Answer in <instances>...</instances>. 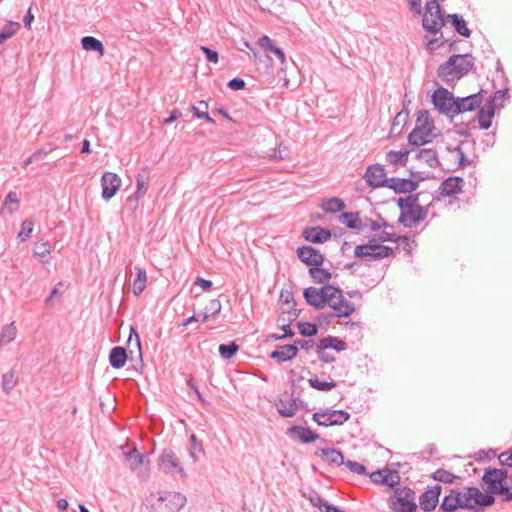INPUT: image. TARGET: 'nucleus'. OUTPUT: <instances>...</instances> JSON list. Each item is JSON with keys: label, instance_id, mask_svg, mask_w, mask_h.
I'll return each instance as SVG.
<instances>
[{"label": "nucleus", "instance_id": "10", "mask_svg": "<svg viewBox=\"0 0 512 512\" xmlns=\"http://www.w3.org/2000/svg\"><path fill=\"white\" fill-rule=\"evenodd\" d=\"M423 26L430 33L436 35L444 26V18L439 4L433 0L427 3L423 16Z\"/></svg>", "mask_w": 512, "mask_h": 512}, {"label": "nucleus", "instance_id": "1", "mask_svg": "<svg viewBox=\"0 0 512 512\" xmlns=\"http://www.w3.org/2000/svg\"><path fill=\"white\" fill-rule=\"evenodd\" d=\"M390 240H395L394 234L382 231L369 238L367 243L357 245L354 249V255L357 258L374 261L388 258L393 255V249L383 245V243Z\"/></svg>", "mask_w": 512, "mask_h": 512}, {"label": "nucleus", "instance_id": "29", "mask_svg": "<svg viewBox=\"0 0 512 512\" xmlns=\"http://www.w3.org/2000/svg\"><path fill=\"white\" fill-rule=\"evenodd\" d=\"M410 151L407 149L391 150L386 154V161L392 166H406Z\"/></svg>", "mask_w": 512, "mask_h": 512}, {"label": "nucleus", "instance_id": "6", "mask_svg": "<svg viewBox=\"0 0 512 512\" xmlns=\"http://www.w3.org/2000/svg\"><path fill=\"white\" fill-rule=\"evenodd\" d=\"M152 512H178L186 503V497L179 492H162L158 497L150 496Z\"/></svg>", "mask_w": 512, "mask_h": 512}, {"label": "nucleus", "instance_id": "27", "mask_svg": "<svg viewBox=\"0 0 512 512\" xmlns=\"http://www.w3.org/2000/svg\"><path fill=\"white\" fill-rule=\"evenodd\" d=\"M276 407L279 414L283 417H293L297 408L296 398L290 396L287 399L279 398L276 401Z\"/></svg>", "mask_w": 512, "mask_h": 512}, {"label": "nucleus", "instance_id": "41", "mask_svg": "<svg viewBox=\"0 0 512 512\" xmlns=\"http://www.w3.org/2000/svg\"><path fill=\"white\" fill-rule=\"evenodd\" d=\"M221 310V303L218 299L209 300L204 307V312L202 313L203 319L207 320L210 317H215Z\"/></svg>", "mask_w": 512, "mask_h": 512}, {"label": "nucleus", "instance_id": "42", "mask_svg": "<svg viewBox=\"0 0 512 512\" xmlns=\"http://www.w3.org/2000/svg\"><path fill=\"white\" fill-rule=\"evenodd\" d=\"M323 210L331 213L340 212L345 208V203L338 198L324 200L321 204Z\"/></svg>", "mask_w": 512, "mask_h": 512}, {"label": "nucleus", "instance_id": "58", "mask_svg": "<svg viewBox=\"0 0 512 512\" xmlns=\"http://www.w3.org/2000/svg\"><path fill=\"white\" fill-rule=\"evenodd\" d=\"M282 330L284 331V333L282 335H279V334H276V333L268 334L267 338H266V341L280 340V339H284L286 337H290V336L293 335V332H292L289 324L288 325H283L282 326Z\"/></svg>", "mask_w": 512, "mask_h": 512}, {"label": "nucleus", "instance_id": "38", "mask_svg": "<svg viewBox=\"0 0 512 512\" xmlns=\"http://www.w3.org/2000/svg\"><path fill=\"white\" fill-rule=\"evenodd\" d=\"M340 221L346 227L351 229H358L361 226V219L359 212L343 213L340 216Z\"/></svg>", "mask_w": 512, "mask_h": 512}, {"label": "nucleus", "instance_id": "28", "mask_svg": "<svg viewBox=\"0 0 512 512\" xmlns=\"http://www.w3.org/2000/svg\"><path fill=\"white\" fill-rule=\"evenodd\" d=\"M150 183V174L147 169H142L136 176L135 198L140 200L147 192Z\"/></svg>", "mask_w": 512, "mask_h": 512}, {"label": "nucleus", "instance_id": "52", "mask_svg": "<svg viewBox=\"0 0 512 512\" xmlns=\"http://www.w3.org/2000/svg\"><path fill=\"white\" fill-rule=\"evenodd\" d=\"M33 228H34V223L32 221H30V220L23 221L21 224V229L18 232L17 238L21 242L26 241L27 239H29L31 237Z\"/></svg>", "mask_w": 512, "mask_h": 512}, {"label": "nucleus", "instance_id": "60", "mask_svg": "<svg viewBox=\"0 0 512 512\" xmlns=\"http://www.w3.org/2000/svg\"><path fill=\"white\" fill-rule=\"evenodd\" d=\"M310 501L313 506L317 507L321 512H325V506L329 505V503L319 495L311 497Z\"/></svg>", "mask_w": 512, "mask_h": 512}, {"label": "nucleus", "instance_id": "11", "mask_svg": "<svg viewBox=\"0 0 512 512\" xmlns=\"http://www.w3.org/2000/svg\"><path fill=\"white\" fill-rule=\"evenodd\" d=\"M432 101L435 107L441 112L446 115H456L457 114V105H456V99L445 88H438L432 96Z\"/></svg>", "mask_w": 512, "mask_h": 512}, {"label": "nucleus", "instance_id": "56", "mask_svg": "<svg viewBox=\"0 0 512 512\" xmlns=\"http://www.w3.org/2000/svg\"><path fill=\"white\" fill-rule=\"evenodd\" d=\"M298 328L303 336H313L317 333V326L313 322H298Z\"/></svg>", "mask_w": 512, "mask_h": 512}, {"label": "nucleus", "instance_id": "2", "mask_svg": "<svg viewBox=\"0 0 512 512\" xmlns=\"http://www.w3.org/2000/svg\"><path fill=\"white\" fill-rule=\"evenodd\" d=\"M435 124L427 111L418 113L415 127L408 135V142L413 146H422L433 141L436 136Z\"/></svg>", "mask_w": 512, "mask_h": 512}, {"label": "nucleus", "instance_id": "21", "mask_svg": "<svg viewBox=\"0 0 512 512\" xmlns=\"http://www.w3.org/2000/svg\"><path fill=\"white\" fill-rule=\"evenodd\" d=\"M316 455L322 457L331 466L339 467L344 464L343 454L339 450L334 448H319L316 451Z\"/></svg>", "mask_w": 512, "mask_h": 512}, {"label": "nucleus", "instance_id": "39", "mask_svg": "<svg viewBox=\"0 0 512 512\" xmlns=\"http://www.w3.org/2000/svg\"><path fill=\"white\" fill-rule=\"evenodd\" d=\"M17 335V328L14 322H10L9 325L5 326L0 333V347L12 342Z\"/></svg>", "mask_w": 512, "mask_h": 512}, {"label": "nucleus", "instance_id": "3", "mask_svg": "<svg viewBox=\"0 0 512 512\" xmlns=\"http://www.w3.org/2000/svg\"><path fill=\"white\" fill-rule=\"evenodd\" d=\"M398 206L401 209L399 222L405 227L413 228L427 217V210L423 208L414 196L400 198Z\"/></svg>", "mask_w": 512, "mask_h": 512}, {"label": "nucleus", "instance_id": "55", "mask_svg": "<svg viewBox=\"0 0 512 512\" xmlns=\"http://www.w3.org/2000/svg\"><path fill=\"white\" fill-rule=\"evenodd\" d=\"M400 481V476L396 471L385 470V476L383 480H380V484H384L390 487L396 486Z\"/></svg>", "mask_w": 512, "mask_h": 512}, {"label": "nucleus", "instance_id": "14", "mask_svg": "<svg viewBox=\"0 0 512 512\" xmlns=\"http://www.w3.org/2000/svg\"><path fill=\"white\" fill-rule=\"evenodd\" d=\"M329 293H334L333 286H324L321 289L309 287L304 290V297L310 305L321 309L326 306L327 296H331Z\"/></svg>", "mask_w": 512, "mask_h": 512}, {"label": "nucleus", "instance_id": "48", "mask_svg": "<svg viewBox=\"0 0 512 512\" xmlns=\"http://www.w3.org/2000/svg\"><path fill=\"white\" fill-rule=\"evenodd\" d=\"M204 449L201 442L198 441L195 434L190 436L189 455L194 460H198V455L203 453Z\"/></svg>", "mask_w": 512, "mask_h": 512}, {"label": "nucleus", "instance_id": "16", "mask_svg": "<svg viewBox=\"0 0 512 512\" xmlns=\"http://www.w3.org/2000/svg\"><path fill=\"white\" fill-rule=\"evenodd\" d=\"M442 492L440 484H435L427 488L419 497V506L425 512H431L439 504V497Z\"/></svg>", "mask_w": 512, "mask_h": 512}, {"label": "nucleus", "instance_id": "50", "mask_svg": "<svg viewBox=\"0 0 512 512\" xmlns=\"http://www.w3.org/2000/svg\"><path fill=\"white\" fill-rule=\"evenodd\" d=\"M69 283L68 282H60L58 283L54 289L52 290L50 296L48 297L47 301L49 304H53L55 300H59L62 295L68 290Z\"/></svg>", "mask_w": 512, "mask_h": 512}, {"label": "nucleus", "instance_id": "25", "mask_svg": "<svg viewBox=\"0 0 512 512\" xmlns=\"http://www.w3.org/2000/svg\"><path fill=\"white\" fill-rule=\"evenodd\" d=\"M463 180L459 177H449L440 186L442 196H453L462 191Z\"/></svg>", "mask_w": 512, "mask_h": 512}, {"label": "nucleus", "instance_id": "37", "mask_svg": "<svg viewBox=\"0 0 512 512\" xmlns=\"http://www.w3.org/2000/svg\"><path fill=\"white\" fill-rule=\"evenodd\" d=\"M81 44H82L83 49L86 51L93 50V51L99 52L100 56L104 55L103 44L101 43V41H99L98 39H96L94 37L86 36V37L82 38Z\"/></svg>", "mask_w": 512, "mask_h": 512}, {"label": "nucleus", "instance_id": "7", "mask_svg": "<svg viewBox=\"0 0 512 512\" xmlns=\"http://www.w3.org/2000/svg\"><path fill=\"white\" fill-rule=\"evenodd\" d=\"M393 512H415L417 510L416 493L408 488H396L388 499Z\"/></svg>", "mask_w": 512, "mask_h": 512}, {"label": "nucleus", "instance_id": "15", "mask_svg": "<svg viewBox=\"0 0 512 512\" xmlns=\"http://www.w3.org/2000/svg\"><path fill=\"white\" fill-rule=\"evenodd\" d=\"M122 180L113 172H105L101 177L102 198L106 201L113 198L120 190Z\"/></svg>", "mask_w": 512, "mask_h": 512}, {"label": "nucleus", "instance_id": "43", "mask_svg": "<svg viewBox=\"0 0 512 512\" xmlns=\"http://www.w3.org/2000/svg\"><path fill=\"white\" fill-rule=\"evenodd\" d=\"M432 478L435 481H438L441 483L451 484L459 477L445 469L440 468V469H437L435 472H433Z\"/></svg>", "mask_w": 512, "mask_h": 512}, {"label": "nucleus", "instance_id": "63", "mask_svg": "<svg viewBox=\"0 0 512 512\" xmlns=\"http://www.w3.org/2000/svg\"><path fill=\"white\" fill-rule=\"evenodd\" d=\"M129 332H130V334H129V338H128V344H131L132 341L134 340L136 347L140 351V349H141L140 338L136 332V328L134 326H129Z\"/></svg>", "mask_w": 512, "mask_h": 512}, {"label": "nucleus", "instance_id": "47", "mask_svg": "<svg viewBox=\"0 0 512 512\" xmlns=\"http://www.w3.org/2000/svg\"><path fill=\"white\" fill-rule=\"evenodd\" d=\"M34 254L41 262H48L50 256L48 243H36L34 246Z\"/></svg>", "mask_w": 512, "mask_h": 512}, {"label": "nucleus", "instance_id": "45", "mask_svg": "<svg viewBox=\"0 0 512 512\" xmlns=\"http://www.w3.org/2000/svg\"><path fill=\"white\" fill-rule=\"evenodd\" d=\"M439 510L441 512H455L458 510L452 489H449L448 494L443 498Z\"/></svg>", "mask_w": 512, "mask_h": 512}, {"label": "nucleus", "instance_id": "19", "mask_svg": "<svg viewBox=\"0 0 512 512\" xmlns=\"http://www.w3.org/2000/svg\"><path fill=\"white\" fill-rule=\"evenodd\" d=\"M297 353L298 347L296 345H281L277 346V348L270 353V357L278 362H286L295 358Z\"/></svg>", "mask_w": 512, "mask_h": 512}, {"label": "nucleus", "instance_id": "22", "mask_svg": "<svg viewBox=\"0 0 512 512\" xmlns=\"http://www.w3.org/2000/svg\"><path fill=\"white\" fill-rule=\"evenodd\" d=\"M303 236L309 242L323 243L330 239L331 232L321 227H311L304 230Z\"/></svg>", "mask_w": 512, "mask_h": 512}, {"label": "nucleus", "instance_id": "34", "mask_svg": "<svg viewBox=\"0 0 512 512\" xmlns=\"http://www.w3.org/2000/svg\"><path fill=\"white\" fill-rule=\"evenodd\" d=\"M124 456L129 468L132 471H136L143 465L144 455L140 453L136 448L124 452Z\"/></svg>", "mask_w": 512, "mask_h": 512}, {"label": "nucleus", "instance_id": "9", "mask_svg": "<svg viewBox=\"0 0 512 512\" xmlns=\"http://www.w3.org/2000/svg\"><path fill=\"white\" fill-rule=\"evenodd\" d=\"M159 469L166 474H178L181 479H185L187 474L178 458L172 449H164L158 461Z\"/></svg>", "mask_w": 512, "mask_h": 512}, {"label": "nucleus", "instance_id": "62", "mask_svg": "<svg viewBox=\"0 0 512 512\" xmlns=\"http://www.w3.org/2000/svg\"><path fill=\"white\" fill-rule=\"evenodd\" d=\"M498 460L503 466L512 467V449L499 455Z\"/></svg>", "mask_w": 512, "mask_h": 512}, {"label": "nucleus", "instance_id": "12", "mask_svg": "<svg viewBox=\"0 0 512 512\" xmlns=\"http://www.w3.org/2000/svg\"><path fill=\"white\" fill-rule=\"evenodd\" d=\"M313 420L321 426L342 425L349 418L350 414L344 410H326L315 412L312 416Z\"/></svg>", "mask_w": 512, "mask_h": 512}, {"label": "nucleus", "instance_id": "53", "mask_svg": "<svg viewBox=\"0 0 512 512\" xmlns=\"http://www.w3.org/2000/svg\"><path fill=\"white\" fill-rule=\"evenodd\" d=\"M3 206V209H8V212L10 214L17 211L19 207V200L17 198V194L15 192H9L5 198Z\"/></svg>", "mask_w": 512, "mask_h": 512}, {"label": "nucleus", "instance_id": "4", "mask_svg": "<svg viewBox=\"0 0 512 512\" xmlns=\"http://www.w3.org/2000/svg\"><path fill=\"white\" fill-rule=\"evenodd\" d=\"M472 66V58L469 55H454L439 67L438 75L446 81H453L465 75Z\"/></svg>", "mask_w": 512, "mask_h": 512}, {"label": "nucleus", "instance_id": "64", "mask_svg": "<svg viewBox=\"0 0 512 512\" xmlns=\"http://www.w3.org/2000/svg\"><path fill=\"white\" fill-rule=\"evenodd\" d=\"M316 353L319 360L324 363H332L335 361V357L331 354L326 353L323 349L317 348Z\"/></svg>", "mask_w": 512, "mask_h": 512}, {"label": "nucleus", "instance_id": "24", "mask_svg": "<svg viewBox=\"0 0 512 512\" xmlns=\"http://www.w3.org/2000/svg\"><path fill=\"white\" fill-rule=\"evenodd\" d=\"M482 102L480 94H474L463 98L456 99L457 114L472 111L479 107Z\"/></svg>", "mask_w": 512, "mask_h": 512}, {"label": "nucleus", "instance_id": "61", "mask_svg": "<svg viewBox=\"0 0 512 512\" xmlns=\"http://www.w3.org/2000/svg\"><path fill=\"white\" fill-rule=\"evenodd\" d=\"M201 51L205 54L207 60L212 63H217L219 61L218 53L214 50H211L208 47L202 46Z\"/></svg>", "mask_w": 512, "mask_h": 512}, {"label": "nucleus", "instance_id": "40", "mask_svg": "<svg viewBox=\"0 0 512 512\" xmlns=\"http://www.w3.org/2000/svg\"><path fill=\"white\" fill-rule=\"evenodd\" d=\"M18 383V378L14 370H10L2 376V389L6 394H9Z\"/></svg>", "mask_w": 512, "mask_h": 512}, {"label": "nucleus", "instance_id": "57", "mask_svg": "<svg viewBox=\"0 0 512 512\" xmlns=\"http://www.w3.org/2000/svg\"><path fill=\"white\" fill-rule=\"evenodd\" d=\"M344 465L352 472V473H355V474H358V475H366L367 472H366V467L358 462H355V461H351V460H348V461H345L344 460Z\"/></svg>", "mask_w": 512, "mask_h": 512}, {"label": "nucleus", "instance_id": "51", "mask_svg": "<svg viewBox=\"0 0 512 512\" xmlns=\"http://www.w3.org/2000/svg\"><path fill=\"white\" fill-rule=\"evenodd\" d=\"M238 349L239 346L231 342L229 344H221L218 351L223 359H230L237 353Z\"/></svg>", "mask_w": 512, "mask_h": 512}, {"label": "nucleus", "instance_id": "13", "mask_svg": "<svg viewBox=\"0 0 512 512\" xmlns=\"http://www.w3.org/2000/svg\"><path fill=\"white\" fill-rule=\"evenodd\" d=\"M327 296L326 305H328L334 312L336 317H348L354 311V307L348 301L343 299L342 292L334 287V293Z\"/></svg>", "mask_w": 512, "mask_h": 512}, {"label": "nucleus", "instance_id": "23", "mask_svg": "<svg viewBox=\"0 0 512 512\" xmlns=\"http://www.w3.org/2000/svg\"><path fill=\"white\" fill-rule=\"evenodd\" d=\"M387 186L396 193H411L417 189L418 184L410 179H389Z\"/></svg>", "mask_w": 512, "mask_h": 512}, {"label": "nucleus", "instance_id": "26", "mask_svg": "<svg viewBox=\"0 0 512 512\" xmlns=\"http://www.w3.org/2000/svg\"><path fill=\"white\" fill-rule=\"evenodd\" d=\"M495 114V105L493 100H489L480 109L478 114L479 125L482 129H488L491 126Z\"/></svg>", "mask_w": 512, "mask_h": 512}, {"label": "nucleus", "instance_id": "31", "mask_svg": "<svg viewBox=\"0 0 512 512\" xmlns=\"http://www.w3.org/2000/svg\"><path fill=\"white\" fill-rule=\"evenodd\" d=\"M347 347V344L338 339L337 337H333V336H328V337H324L322 339H320L317 343V348H320V349H334L338 352L340 351H344Z\"/></svg>", "mask_w": 512, "mask_h": 512}, {"label": "nucleus", "instance_id": "18", "mask_svg": "<svg viewBox=\"0 0 512 512\" xmlns=\"http://www.w3.org/2000/svg\"><path fill=\"white\" fill-rule=\"evenodd\" d=\"M364 179L371 187L387 186L389 179L386 177V173L383 167L379 165H371L367 168Z\"/></svg>", "mask_w": 512, "mask_h": 512}, {"label": "nucleus", "instance_id": "35", "mask_svg": "<svg viewBox=\"0 0 512 512\" xmlns=\"http://www.w3.org/2000/svg\"><path fill=\"white\" fill-rule=\"evenodd\" d=\"M263 11L278 15L282 13L284 0H255Z\"/></svg>", "mask_w": 512, "mask_h": 512}, {"label": "nucleus", "instance_id": "36", "mask_svg": "<svg viewBox=\"0 0 512 512\" xmlns=\"http://www.w3.org/2000/svg\"><path fill=\"white\" fill-rule=\"evenodd\" d=\"M147 282V274L146 271L142 268H138L136 272V277L132 283V291L135 295H139L142 293L146 287Z\"/></svg>", "mask_w": 512, "mask_h": 512}, {"label": "nucleus", "instance_id": "20", "mask_svg": "<svg viewBox=\"0 0 512 512\" xmlns=\"http://www.w3.org/2000/svg\"><path fill=\"white\" fill-rule=\"evenodd\" d=\"M287 434L290 437H296L302 443H311L319 438L317 433H314L309 428L302 426H292L288 429Z\"/></svg>", "mask_w": 512, "mask_h": 512}, {"label": "nucleus", "instance_id": "32", "mask_svg": "<svg viewBox=\"0 0 512 512\" xmlns=\"http://www.w3.org/2000/svg\"><path fill=\"white\" fill-rule=\"evenodd\" d=\"M257 44L261 48L273 53L282 64L285 63L284 52L279 47L275 46L273 40H271L268 36L261 37Z\"/></svg>", "mask_w": 512, "mask_h": 512}, {"label": "nucleus", "instance_id": "46", "mask_svg": "<svg viewBox=\"0 0 512 512\" xmlns=\"http://www.w3.org/2000/svg\"><path fill=\"white\" fill-rule=\"evenodd\" d=\"M418 158L424 160L430 167H437L439 165V160L433 150L422 149L418 154Z\"/></svg>", "mask_w": 512, "mask_h": 512}, {"label": "nucleus", "instance_id": "33", "mask_svg": "<svg viewBox=\"0 0 512 512\" xmlns=\"http://www.w3.org/2000/svg\"><path fill=\"white\" fill-rule=\"evenodd\" d=\"M308 272L313 281L318 284L328 283L332 278V273L323 266L311 267Z\"/></svg>", "mask_w": 512, "mask_h": 512}, {"label": "nucleus", "instance_id": "5", "mask_svg": "<svg viewBox=\"0 0 512 512\" xmlns=\"http://www.w3.org/2000/svg\"><path fill=\"white\" fill-rule=\"evenodd\" d=\"M508 473L503 469H488L485 471L482 480L487 485V494H499L504 501H512V491L505 485Z\"/></svg>", "mask_w": 512, "mask_h": 512}, {"label": "nucleus", "instance_id": "30", "mask_svg": "<svg viewBox=\"0 0 512 512\" xmlns=\"http://www.w3.org/2000/svg\"><path fill=\"white\" fill-rule=\"evenodd\" d=\"M127 361L126 350L123 347L117 346L111 349L109 354V363L115 369L124 367Z\"/></svg>", "mask_w": 512, "mask_h": 512}, {"label": "nucleus", "instance_id": "44", "mask_svg": "<svg viewBox=\"0 0 512 512\" xmlns=\"http://www.w3.org/2000/svg\"><path fill=\"white\" fill-rule=\"evenodd\" d=\"M20 28L18 22L8 21L0 32V44L13 37Z\"/></svg>", "mask_w": 512, "mask_h": 512}, {"label": "nucleus", "instance_id": "17", "mask_svg": "<svg viewBox=\"0 0 512 512\" xmlns=\"http://www.w3.org/2000/svg\"><path fill=\"white\" fill-rule=\"evenodd\" d=\"M297 256L301 262L309 268L314 266H323L325 257L317 249L311 246H302L297 249Z\"/></svg>", "mask_w": 512, "mask_h": 512}, {"label": "nucleus", "instance_id": "49", "mask_svg": "<svg viewBox=\"0 0 512 512\" xmlns=\"http://www.w3.org/2000/svg\"><path fill=\"white\" fill-rule=\"evenodd\" d=\"M309 385L319 391H330L334 387H336V383L334 381L327 382L321 381L319 378L314 377L308 380Z\"/></svg>", "mask_w": 512, "mask_h": 512}, {"label": "nucleus", "instance_id": "59", "mask_svg": "<svg viewBox=\"0 0 512 512\" xmlns=\"http://www.w3.org/2000/svg\"><path fill=\"white\" fill-rule=\"evenodd\" d=\"M452 493L455 497V503L457 504L458 509H466L467 503L464 501V494L463 490L459 489H452Z\"/></svg>", "mask_w": 512, "mask_h": 512}, {"label": "nucleus", "instance_id": "8", "mask_svg": "<svg viewBox=\"0 0 512 512\" xmlns=\"http://www.w3.org/2000/svg\"><path fill=\"white\" fill-rule=\"evenodd\" d=\"M462 490L467 510L478 512V507H490L495 502L494 496L481 492L477 487H464Z\"/></svg>", "mask_w": 512, "mask_h": 512}, {"label": "nucleus", "instance_id": "54", "mask_svg": "<svg viewBox=\"0 0 512 512\" xmlns=\"http://www.w3.org/2000/svg\"><path fill=\"white\" fill-rule=\"evenodd\" d=\"M449 17L451 18L452 23H453L455 29L457 30V32L459 34H461L462 36L469 37L470 31H469L465 21L455 14L450 15Z\"/></svg>", "mask_w": 512, "mask_h": 512}]
</instances>
